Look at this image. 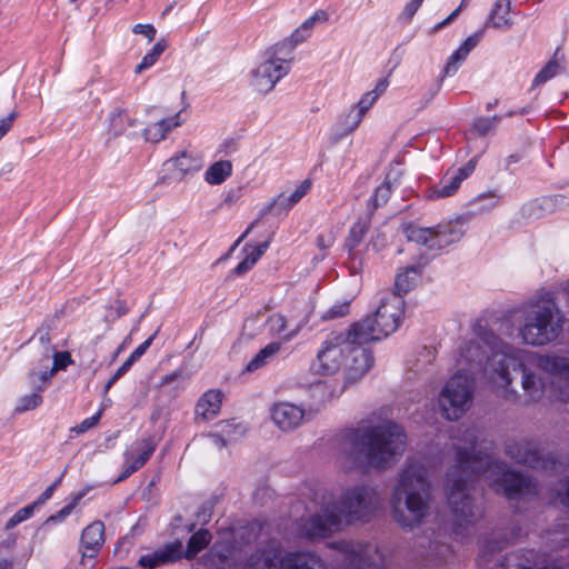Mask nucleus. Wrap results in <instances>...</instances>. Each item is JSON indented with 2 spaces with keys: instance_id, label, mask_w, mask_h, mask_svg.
<instances>
[{
  "instance_id": "1",
  "label": "nucleus",
  "mask_w": 569,
  "mask_h": 569,
  "mask_svg": "<svg viewBox=\"0 0 569 569\" xmlns=\"http://www.w3.org/2000/svg\"><path fill=\"white\" fill-rule=\"evenodd\" d=\"M455 447L457 465L447 475V482L448 502L458 528L472 523L480 516L466 492L467 481L477 476L509 499L536 493V485L529 478L508 470L505 463L495 462L489 455L477 449V436L473 430H467L462 438L455 442Z\"/></svg>"
},
{
  "instance_id": "2",
  "label": "nucleus",
  "mask_w": 569,
  "mask_h": 569,
  "mask_svg": "<svg viewBox=\"0 0 569 569\" xmlns=\"http://www.w3.org/2000/svg\"><path fill=\"white\" fill-rule=\"evenodd\" d=\"M382 506L377 489L369 485H356L343 489L337 502L326 505L320 512L301 526V535L307 538L326 537L340 525L368 522Z\"/></svg>"
},
{
  "instance_id": "3",
  "label": "nucleus",
  "mask_w": 569,
  "mask_h": 569,
  "mask_svg": "<svg viewBox=\"0 0 569 569\" xmlns=\"http://www.w3.org/2000/svg\"><path fill=\"white\" fill-rule=\"evenodd\" d=\"M407 435L392 421L369 427L356 433L352 449L346 456V466L361 470H385L392 467L405 453Z\"/></svg>"
},
{
  "instance_id": "4",
  "label": "nucleus",
  "mask_w": 569,
  "mask_h": 569,
  "mask_svg": "<svg viewBox=\"0 0 569 569\" xmlns=\"http://www.w3.org/2000/svg\"><path fill=\"white\" fill-rule=\"evenodd\" d=\"M525 351L511 346H502L493 352L488 367L489 380L505 397H521L526 403H535L542 399L546 383L531 369L521 363Z\"/></svg>"
},
{
  "instance_id": "5",
  "label": "nucleus",
  "mask_w": 569,
  "mask_h": 569,
  "mask_svg": "<svg viewBox=\"0 0 569 569\" xmlns=\"http://www.w3.org/2000/svg\"><path fill=\"white\" fill-rule=\"evenodd\" d=\"M392 518L403 528L420 525L431 511V486L428 469L409 462L400 471L391 495Z\"/></svg>"
},
{
  "instance_id": "6",
  "label": "nucleus",
  "mask_w": 569,
  "mask_h": 569,
  "mask_svg": "<svg viewBox=\"0 0 569 569\" xmlns=\"http://www.w3.org/2000/svg\"><path fill=\"white\" fill-rule=\"evenodd\" d=\"M562 327V315L553 302H537L522 309L518 335L523 345L540 347L556 340Z\"/></svg>"
},
{
  "instance_id": "7",
  "label": "nucleus",
  "mask_w": 569,
  "mask_h": 569,
  "mask_svg": "<svg viewBox=\"0 0 569 569\" xmlns=\"http://www.w3.org/2000/svg\"><path fill=\"white\" fill-rule=\"evenodd\" d=\"M475 391V378L460 372L453 375L442 388L439 406L449 420L461 418L471 407Z\"/></svg>"
},
{
  "instance_id": "8",
  "label": "nucleus",
  "mask_w": 569,
  "mask_h": 569,
  "mask_svg": "<svg viewBox=\"0 0 569 569\" xmlns=\"http://www.w3.org/2000/svg\"><path fill=\"white\" fill-rule=\"evenodd\" d=\"M320 560L307 552L281 553L273 548L253 552L244 562L242 569H316Z\"/></svg>"
},
{
  "instance_id": "9",
  "label": "nucleus",
  "mask_w": 569,
  "mask_h": 569,
  "mask_svg": "<svg viewBox=\"0 0 569 569\" xmlns=\"http://www.w3.org/2000/svg\"><path fill=\"white\" fill-rule=\"evenodd\" d=\"M406 237L409 241L426 246L430 249H440L459 241L463 233V223L460 219L439 223L435 228H422L410 224L406 228Z\"/></svg>"
},
{
  "instance_id": "10",
  "label": "nucleus",
  "mask_w": 569,
  "mask_h": 569,
  "mask_svg": "<svg viewBox=\"0 0 569 569\" xmlns=\"http://www.w3.org/2000/svg\"><path fill=\"white\" fill-rule=\"evenodd\" d=\"M537 367L549 378V396L556 401L569 403V358L540 355Z\"/></svg>"
},
{
  "instance_id": "11",
  "label": "nucleus",
  "mask_w": 569,
  "mask_h": 569,
  "mask_svg": "<svg viewBox=\"0 0 569 569\" xmlns=\"http://www.w3.org/2000/svg\"><path fill=\"white\" fill-rule=\"evenodd\" d=\"M281 48L266 53V59L251 72V87L261 93L271 91L276 83L288 73V60L279 57Z\"/></svg>"
},
{
  "instance_id": "12",
  "label": "nucleus",
  "mask_w": 569,
  "mask_h": 569,
  "mask_svg": "<svg viewBox=\"0 0 569 569\" xmlns=\"http://www.w3.org/2000/svg\"><path fill=\"white\" fill-rule=\"evenodd\" d=\"M476 332L477 340H471L461 348L459 363H476L480 366L486 359L483 371L489 378L486 368L488 367L493 352L500 351L502 346L508 345L502 342L493 332L488 331L485 328L479 327Z\"/></svg>"
},
{
  "instance_id": "13",
  "label": "nucleus",
  "mask_w": 569,
  "mask_h": 569,
  "mask_svg": "<svg viewBox=\"0 0 569 569\" xmlns=\"http://www.w3.org/2000/svg\"><path fill=\"white\" fill-rule=\"evenodd\" d=\"M348 351H351L348 335L330 333L318 351L320 370L327 375L338 372L346 365Z\"/></svg>"
},
{
  "instance_id": "14",
  "label": "nucleus",
  "mask_w": 569,
  "mask_h": 569,
  "mask_svg": "<svg viewBox=\"0 0 569 569\" xmlns=\"http://www.w3.org/2000/svg\"><path fill=\"white\" fill-rule=\"evenodd\" d=\"M343 560L358 569H385V557L380 550L369 543L339 541L332 543Z\"/></svg>"
},
{
  "instance_id": "15",
  "label": "nucleus",
  "mask_w": 569,
  "mask_h": 569,
  "mask_svg": "<svg viewBox=\"0 0 569 569\" xmlns=\"http://www.w3.org/2000/svg\"><path fill=\"white\" fill-rule=\"evenodd\" d=\"M506 453L513 460L532 468L556 470L557 462L553 458H542L536 443L530 440H515L507 445Z\"/></svg>"
},
{
  "instance_id": "16",
  "label": "nucleus",
  "mask_w": 569,
  "mask_h": 569,
  "mask_svg": "<svg viewBox=\"0 0 569 569\" xmlns=\"http://www.w3.org/2000/svg\"><path fill=\"white\" fill-rule=\"evenodd\" d=\"M403 299L400 296L391 295L388 299L383 300L373 316L378 331L383 333L385 337L395 332L400 323L403 315Z\"/></svg>"
},
{
  "instance_id": "17",
  "label": "nucleus",
  "mask_w": 569,
  "mask_h": 569,
  "mask_svg": "<svg viewBox=\"0 0 569 569\" xmlns=\"http://www.w3.org/2000/svg\"><path fill=\"white\" fill-rule=\"evenodd\" d=\"M273 423L282 431L290 432L311 419V412L291 402H276L271 409Z\"/></svg>"
},
{
  "instance_id": "18",
  "label": "nucleus",
  "mask_w": 569,
  "mask_h": 569,
  "mask_svg": "<svg viewBox=\"0 0 569 569\" xmlns=\"http://www.w3.org/2000/svg\"><path fill=\"white\" fill-rule=\"evenodd\" d=\"M182 558V542L173 541L154 550L152 553L141 556L138 563L143 569H154L174 562Z\"/></svg>"
},
{
  "instance_id": "19",
  "label": "nucleus",
  "mask_w": 569,
  "mask_h": 569,
  "mask_svg": "<svg viewBox=\"0 0 569 569\" xmlns=\"http://www.w3.org/2000/svg\"><path fill=\"white\" fill-rule=\"evenodd\" d=\"M348 335L350 347L362 348L363 345L385 338L383 333L378 331V327L370 317L353 323L349 329L340 331Z\"/></svg>"
},
{
  "instance_id": "20",
  "label": "nucleus",
  "mask_w": 569,
  "mask_h": 569,
  "mask_svg": "<svg viewBox=\"0 0 569 569\" xmlns=\"http://www.w3.org/2000/svg\"><path fill=\"white\" fill-rule=\"evenodd\" d=\"M204 561L214 569H231L237 561V549L231 541H217L204 556Z\"/></svg>"
},
{
  "instance_id": "21",
  "label": "nucleus",
  "mask_w": 569,
  "mask_h": 569,
  "mask_svg": "<svg viewBox=\"0 0 569 569\" xmlns=\"http://www.w3.org/2000/svg\"><path fill=\"white\" fill-rule=\"evenodd\" d=\"M223 393L218 389L207 390L197 401L194 408L196 422H208L214 419L222 406Z\"/></svg>"
},
{
  "instance_id": "22",
  "label": "nucleus",
  "mask_w": 569,
  "mask_h": 569,
  "mask_svg": "<svg viewBox=\"0 0 569 569\" xmlns=\"http://www.w3.org/2000/svg\"><path fill=\"white\" fill-rule=\"evenodd\" d=\"M104 541V525L101 521H93L88 525L80 539V547L83 557L93 558Z\"/></svg>"
},
{
  "instance_id": "23",
  "label": "nucleus",
  "mask_w": 569,
  "mask_h": 569,
  "mask_svg": "<svg viewBox=\"0 0 569 569\" xmlns=\"http://www.w3.org/2000/svg\"><path fill=\"white\" fill-rule=\"evenodd\" d=\"M348 353L352 355V358L349 365H345L346 377L349 381H357L370 370L373 357L368 349L359 347H351Z\"/></svg>"
},
{
  "instance_id": "24",
  "label": "nucleus",
  "mask_w": 569,
  "mask_h": 569,
  "mask_svg": "<svg viewBox=\"0 0 569 569\" xmlns=\"http://www.w3.org/2000/svg\"><path fill=\"white\" fill-rule=\"evenodd\" d=\"M156 449V443L150 438L142 439L138 443V450L140 451L137 457H133V455L130 451L126 452V460L127 466L124 467L122 473L118 477L116 482L122 481L126 478H128L130 475H132L134 471L140 469L144 463L149 460L151 455L153 453Z\"/></svg>"
},
{
  "instance_id": "25",
  "label": "nucleus",
  "mask_w": 569,
  "mask_h": 569,
  "mask_svg": "<svg viewBox=\"0 0 569 569\" xmlns=\"http://www.w3.org/2000/svg\"><path fill=\"white\" fill-rule=\"evenodd\" d=\"M476 162L470 160L465 167L459 168L453 174H447L443 179L442 187L432 190L429 198H447L452 196L460 187V183L475 170Z\"/></svg>"
},
{
  "instance_id": "26",
  "label": "nucleus",
  "mask_w": 569,
  "mask_h": 569,
  "mask_svg": "<svg viewBox=\"0 0 569 569\" xmlns=\"http://www.w3.org/2000/svg\"><path fill=\"white\" fill-rule=\"evenodd\" d=\"M137 120L127 110L117 109L112 111L107 120V136L109 139H117L127 134L130 128L136 127Z\"/></svg>"
},
{
  "instance_id": "27",
  "label": "nucleus",
  "mask_w": 569,
  "mask_h": 569,
  "mask_svg": "<svg viewBox=\"0 0 569 569\" xmlns=\"http://www.w3.org/2000/svg\"><path fill=\"white\" fill-rule=\"evenodd\" d=\"M482 38V30L468 37L463 43L449 57L445 67L446 74L455 73L460 63L466 60L468 54L473 50Z\"/></svg>"
},
{
  "instance_id": "28",
  "label": "nucleus",
  "mask_w": 569,
  "mask_h": 569,
  "mask_svg": "<svg viewBox=\"0 0 569 569\" xmlns=\"http://www.w3.org/2000/svg\"><path fill=\"white\" fill-rule=\"evenodd\" d=\"M179 126V114L150 123L143 130L144 140L152 143L160 142L166 139L168 132Z\"/></svg>"
},
{
  "instance_id": "29",
  "label": "nucleus",
  "mask_w": 569,
  "mask_h": 569,
  "mask_svg": "<svg viewBox=\"0 0 569 569\" xmlns=\"http://www.w3.org/2000/svg\"><path fill=\"white\" fill-rule=\"evenodd\" d=\"M511 1L510 0H496L492 9L485 23V28H509L511 26Z\"/></svg>"
},
{
  "instance_id": "30",
  "label": "nucleus",
  "mask_w": 569,
  "mask_h": 569,
  "mask_svg": "<svg viewBox=\"0 0 569 569\" xmlns=\"http://www.w3.org/2000/svg\"><path fill=\"white\" fill-rule=\"evenodd\" d=\"M167 163H170L181 176H184L201 169L202 157L192 150H183L178 156L168 160Z\"/></svg>"
},
{
  "instance_id": "31",
  "label": "nucleus",
  "mask_w": 569,
  "mask_h": 569,
  "mask_svg": "<svg viewBox=\"0 0 569 569\" xmlns=\"http://www.w3.org/2000/svg\"><path fill=\"white\" fill-rule=\"evenodd\" d=\"M566 67V58L565 54L560 52V49L558 48L553 57L548 63L538 72V74L535 77L532 86H540L545 83L546 81L552 79L558 73L562 72Z\"/></svg>"
},
{
  "instance_id": "32",
  "label": "nucleus",
  "mask_w": 569,
  "mask_h": 569,
  "mask_svg": "<svg viewBox=\"0 0 569 569\" xmlns=\"http://www.w3.org/2000/svg\"><path fill=\"white\" fill-rule=\"evenodd\" d=\"M267 326L271 335L281 336V340L284 342L293 339L301 328V326H296L289 329L288 321L281 313L271 315L267 320Z\"/></svg>"
},
{
  "instance_id": "33",
  "label": "nucleus",
  "mask_w": 569,
  "mask_h": 569,
  "mask_svg": "<svg viewBox=\"0 0 569 569\" xmlns=\"http://www.w3.org/2000/svg\"><path fill=\"white\" fill-rule=\"evenodd\" d=\"M401 177V172L398 169H391L383 183H381L375 191L371 201L373 207L385 204L392 191V187L396 186Z\"/></svg>"
},
{
  "instance_id": "34",
  "label": "nucleus",
  "mask_w": 569,
  "mask_h": 569,
  "mask_svg": "<svg viewBox=\"0 0 569 569\" xmlns=\"http://www.w3.org/2000/svg\"><path fill=\"white\" fill-rule=\"evenodd\" d=\"M232 173V163L229 160H220L211 166L204 172V180L211 186L221 184Z\"/></svg>"
},
{
  "instance_id": "35",
  "label": "nucleus",
  "mask_w": 569,
  "mask_h": 569,
  "mask_svg": "<svg viewBox=\"0 0 569 569\" xmlns=\"http://www.w3.org/2000/svg\"><path fill=\"white\" fill-rule=\"evenodd\" d=\"M377 101V98H376V94H372L370 91L365 93L361 99L359 100L357 107H356V111L352 110L348 118L350 119L349 123H348V127L346 129V132L347 133H350L352 132L353 130H356V128H358V126L360 124L363 116L366 114V112L370 109V107Z\"/></svg>"
},
{
  "instance_id": "36",
  "label": "nucleus",
  "mask_w": 569,
  "mask_h": 569,
  "mask_svg": "<svg viewBox=\"0 0 569 569\" xmlns=\"http://www.w3.org/2000/svg\"><path fill=\"white\" fill-rule=\"evenodd\" d=\"M269 247V241L262 242L259 246H246V258L234 268L233 272L238 276L246 273L250 270L257 261L264 253L267 248Z\"/></svg>"
},
{
  "instance_id": "37",
  "label": "nucleus",
  "mask_w": 569,
  "mask_h": 569,
  "mask_svg": "<svg viewBox=\"0 0 569 569\" xmlns=\"http://www.w3.org/2000/svg\"><path fill=\"white\" fill-rule=\"evenodd\" d=\"M281 341H276L262 348L247 365V371L252 372L267 365L281 350Z\"/></svg>"
},
{
  "instance_id": "38",
  "label": "nucleus",
  "mask_w": 569,
  "mask_h": 569,
  "mask_svg": "<svg viewBox=\"0 0 569 569\" xmlns=\"http://www.w3.org/2000/svg\"><path fill=\"white\" fill-rule=\"evenodd\" d=\"M211 533L209 530L201 529L193 533L188 541L186 558H194L201 550H203L211 541Z\"/></svg>"
},
{
  "instance_id": "39",
  "label": "nucleus",
  "mask_w": 569,
  "mask_h": 569,
  "mask_svg": "<svg viewBox=\"0 0 569 569\" xmlns=\"http://www.w3.org/2000/svg\"><path fill=\"white\" fill-rule=\"evenodd\" d=\"M72 363L73 360L69 351H56L53 353L52 368L49 371H43L41 375L42 382L47 385L58 371L67 369Z\"/></svg>"
},
{
  "instance_id": "40",
  "label": "nucleus",
  "mask_w": 569,
  "mask_h": 569,
  "mask_svg": "<svg viewBox=\"0 0 569 569\" xmlns=\"http://www.w3.org/2000/svg\"><path fill=\"white\" fill-rule=\"evenodd\" d=\"M222 436L212 435L214 442L221 447L226 446L227 441H232L244 433V428L240 423L234 422H222L221 423Z\"/></svg>"
},
{
  "instance_id": "41",
  "label": "nucleus",
  "mask_w": 569,
  "mask_h": 569,
  "mask_svg": "<svg viewBox=\"0 0 569 569\" xmlns=\"http://www.w3.org/2000/svg\"><path fill=\"white\" fill-rule=\"evenodd\" d=\"M418 272L416 267H411L397 274L395 282L397 296L401 297V295L407 293L416 284Z\"/></svg>"
},
{
  "instance_id": "42",
  "label": "nucleus",
  "mask_w": 569,
  "mask_h": 569,
  "mask_svg": "<svg viewBox=\"0 0 569 569\" xmlns=\"http://www.w3.org/2000/svg\"><path fill=\"white\" fill-rule=\"evenodd\" d=\"M310 188H311V181L308 179L303 180L295 189V191L291 194H289V196L281 194L278 198V202L283 209H290L308 193Z\"/></svg>"
},
{
  "instance_id": "43",
  "label": "nucleus",
  "mask_w": 569,
  "mask_h": 569,
  "mask_svg": "<svg viewBox=\"0 0 569 569\" xmlns=\"http://www.w3.org/2000/svg\"><path fill=\"white\" fill-rule=\"evenodd\" d=\"M167 44L164 40H159L152 49L142 58L141 62L137 64L136 73H141L143 70L150 68L156 63L161 53L164 51Z\"/></svg>"
},
{
  "instance_id": "44",
  "label": "nucleus",
  "mask_w": 569,
  "mask_h": 569,
  "mask_svg": "<svg viewBox=\"0 0 569 569\" xmlns=\"http://www.w3.org/2000/svg\"><path fill=\"white\" fill-rule=\"evenodd\" d=\"M36 512V500L19 509L6 523L4 528L11 530L23 521L30 519Z\"/></svg>"
},
{
  "instance_id": "45",
  "label": "nucleus",
  "mask_w": 569,
  "mask_h": 569,
  "mask_svg": "<svg viewBox=\"0 0 569 569\" xmlns=\"http://www.w3.org/2000/svg\"><path fill=\"white\" fill-rule=\"evenodd\" d=\"M83 497L82 493H79L77 495L72 502H70L69 505H67L66 507H63L60 511H58L56 515L49 517L43 526H48L50 525L51 522H61L63 521L70 513L71 511L74 509V507L79 503L80 499Z\"/></svg>"
},
{
  "instance_id": "46",
  "label": "nucleus",
  "mask_w": 569,
  "mask_h": 569,
  "mask_svg": "<svg viewBox=\"0 0 569 569\" xmlns=\"http://www.w3.org/2000/svg\"><path fill=\"white\" fill-rule=\"evenodd\" d=\"M36 408V390L30 392L29 395L22 396L17 400L14 407V413H23L28 410H32Z\"/></svg>"
},
{
  "instance_id": "47",
  "label": "nucleus",
  "mask_w": 569,
  "mask_h": 569,
  "mask_svg": "<svg viewBox=\"0 0 569 569\" xmlns=\"http://www.w3.org/2000/svg\"><path fill=\"white\" fill-rule=\"evenodd\" d=\"M502 545H499L498 542L493 541H487L481 550L480 560L483 562L485 566L490 565L491 560L493 559V553L496 550H501Z\"/></svg>"
},
{
  "instance_id": "48",
  "label": "nucleus",
  "mask_w": 569,
  "mask_h": 569,
  "mask_svg": "<svg viewBox=\"0 0 569 569\" xmlns=\"http://www.w3.org/2000/svg\"><path fill=\"white\" fill-rule=\"evenodd\" d=\"M497 120V117L492 119H479L475 122L472 130L479 136H486L493 128Z\"/></svg>"
},
{
  "instance_id": "49",
  "label": "nucleus",
  "mask_w": 569,
  "mask_h": 569,
  "mask_svg": "<svg viewBox=\"0 0 569 569\" xmlns=\"http://www.w3.org/2000/svg\"><path fill=\"white\" fill-rule=\"evenodd\" d=\"M132 32L134 34H142L149 41H152L156 37L157 30L152 24H142L138 23L133 26Z\"/></svg>"
},
{
  "instance_id": "50",
  "label": "nucleus",
  "mask_w": 569,
  "mask_h": 569,
  "mask_svg": "<svg viewBox=\"0 0 569 569\" xmlns=\"http://www.w3.org/2000/svg\"><path fill=\"white\" fill-rule=\"evenodd\" d=\"M348 312H349V303L343 302V303L336 305L332 308H330L326 315V318L333 319V318H338V317H343Z\"/></svg>"
},
{
  "instance_id": "51",
  "label": "nucleus",
  "mask_w": 569,
  "mask_h": 569,
  "mask_svg": "<svg viewBox=\"0 0 569 569\" xmlns=\"http://www.w3.org/2000/svg\"><path fill=\"white\" fill-rule=\"evenodd\" d=\"M422 2H423V0H411L405 7V9L401 13V18L405 20H410L416 14L417 10L419 9V7L421 6Z\"/></svg>"
},
{
  "instance_id": "52",
  "label": "nucleus",
  "mask_w": 569,
  "mask_h": 569,
  "mask_svg": "<svg viewBox=\"0 0 569 569\" xmlns=\"http://www.w3.org/2000/svg\"><path fill=\"white\" fill-rule=\"evenodd\" d=\"M100 417H101V413L98 412L94 416L84 419L79 426H77L74 428L76 431L77 432H84V431L89 430L90 428L94 427L98 423Z\"/></svg>"
},
{
  "instance_id": "53",
  "label": "nucleus",
  "mask_w": 569,
  "mask_h": 569,
  "mask_svg": "<svg viewBox=\"0 0 569 569\" xmlns=\"http://www.w3.org/2000/svg\"><path fill=\"white\" fill-rule=\"evenodd\" d=\"M558 498L560 503L569 510V478L561 481V488L558 492Z\"/></svg>"
},
{
  "instance_id": "54",
  "label": "nucleus",
  "mask_w": 569,
  "mask_h": 569,
  "mask_svg": "<svg viewBox=\"0 0 569 569\" xmlns=\"http://www.w3.org/2000/svg\"><path fill=\"white\" fill-rule=\"evenodd\" d=\"M462 9V4H460L456 10H453L445 20H442L441 22L437 23L430 31V33H436L437 31H439L441 28H443L445 26L449 24L455 18L458 17V14L460 13Z\"/></svg>"
},
{
  "instance_id": "55",
  "label": "nucleus",
  "mask_w": 569,
  "mask_h": 569,
  "mask_svg": "<svg viewBox=\"0 0 569 569\" xmlns=\"http://www.w3.org/2000/svg\"><path fill=\"white\" fill-rule=\"evenodd\" d=\"M153 337L148 338L144 342H142L139 347H137L133 352L129 356V358L134 362L137 361L150 347Z\"/></svg>"
},
{
  "instance_id": "56",
  "label": "nucleus",
  "mask_w": 569,
  "mask_h": 569,
  "mask_svg": "<svg viewBox=\"0 0 569 569\" xmlns=\"http://www.w3.org/2000/svg\"><path fill=\"white\" fill-rule=\"evenodd\" d=\"M389 86V81L387 78H383V79H380L375 89L372 91H370L372 94H376V98L378 99L380 97V94H382L387 88Z\"/></svg>"
},
{
  "instance_id": "57",
  "label": "nucleus",
  "mask_w": 569,
  "mask_h": 569,
  "mask_svg": "<svg viewBox=\"0 0 569 569\" xmlns=\"http://www.w3.org/2000/svg\"><path fill=\"white\" fill-rule=\"evenodd\" d=\"M320 17L325 18V13H323V12H317V13H315L312 17H310L308 20H306V21L301 24L300 29H301V30H311V29L313 28V26H315L316 21H317Z\"/></svg>"
},
{
  "instance_id": "58",
  "label": "nucleus",
  "mask_w": 569,
  "mask_h": 569,
  "mask_svg": "<svg viewBox=\"0 0 569 569\" xmlns=\"http://www.w3.org/2000/svg\"><path fill=\"white\" fill-rule=\"evenodd\" d=\"M179 378H181V372L179 370L173 371V372L162 377L161 385L162 386L170 385L173 381L178 380Z\"/></svg>"
},
{
  "instance_id": "59",
  "label": "nucleus",
  "mask_w": 569,
  "mask_h": 569,
  "mask_svg": "<svg viewBox=\"0 0 569 569\" xmlns=\"http://www.w3.org/2000/svg\"><path fill=\"white\" fill-rule=\"evenodd\" d=\"M133 361L128 358L122 365L121 367L116 371V378H120L121 376H123L128 370L129 368L132 366Z\"/></svg>"
},
{
  "instance_id": "60",
  "label": "nucleus",
  "mask_w": 569,
  "mask_h": 569,
  "mask_svg": "<svg viewBox=\"0 0 569 569\" xmlns=\"http://www.w3.org/2000/svg\"><path fill=\"white\" fill-rule=\"evenodd\" d=\"M317 242L320 248H329L333 242V238L331 236H328L326 238L325 236L321 234L318 237Z\"/></svg>"
},
{
  "instance_id": "61",
  "label": "nucleus",
  "mask_w": 569,
  "mask_h": 569,
  "mask_svg": "<svg viewBox=\"0 0 569 569\" xmlns=\"http://www.w3.org/2000/svg\"><path fill=\"white\" fill-rule=\"evenodd\" d=\"M367 231V226L366 224H357L352 229H351V233L353 236H358L359 239L362 238V236L365 234V232Z\"/></svg>"
},
{
  "instance_id": "62",
  "label": "nucleus",
  "mask_w": 569,
  "mask_h": 569,
  "mask_svg": "<svg viewBox=\"0 0 569 569\" xmlns=\"http://www.w3.org/2000/svg\"><path fill=\"white\" fill-rule=\"evenodd\" d=\"M59 481H60V479H58L56 482H53L51 486L48 487V489L40 497L41 501H46L51 497L52 491L54 490V488Z\"/></svg>"
},
{
  "instance_id": "63",
  "label": "nucleus",
  "mask_w": 569,
  "mask_h": 569,
  "mask_svg": "<svg viewBox=\"0 0 569 569\" xmlns=\"http://www.w3.org/2000/svg\"><path fill=\"white\" fill-rule=\"evenodd\" d=\"M0 569H13V562L10 559H0Z\"/></svg>"
},
{
  "instance_id": "64",
  "label": "nucleus",
  "mask_w": 569,
  "mask_h": 569,
  "mask_svg": "<svg viewBox=\"0 0 569 569\" xmlns=\"http://www.w3.org/2000/svg\"><path fill=\"white\" fill-rule=\"evenodd\" d=\"M119 378H116V373L112 376V378L107 382L106 390H109L111 386L118 380Z\"/></svg>"
}]
</instances>
